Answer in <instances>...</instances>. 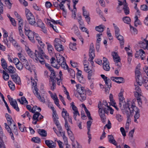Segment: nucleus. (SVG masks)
<instances>
[{"label": "nucleus", "mask_w": 148, "mask_h": 148, "mask_svg": "<svg viewBox=\"0 0 148 148\" xmlns=\"http://www.w3.org/2000/svg\"><path fill=\"white\" fill-rule=\"evenodd\" d=\"M45 53L43 51V50L41 47L38 48V50H36L35 51V57L37 59H38V58H42L43 56L45 57L44 55Z\"/></svg>", "instance_id": "423d86ee"}, {"label": "nucleus", "mask_w": 148, "mask_h": 148, "mask_svg": "<svg viewBox=\"0 0 148 148\" xmlns=\"http://www.w3.org/2000/svg\"><path fill=\"white\" fill-rule=\"evenodd\" d=\"M103 69L106 71H109L110 69L109 66V64L108 63H106L104 64H103Z\"/></svg>", "instance_id": "052dcab7"}, {"label": "nucleus", "mask_w": 148, "mask_h": 148, "mask_svg": "<svg viewBox=\"0 0 148 148\" xmlns=\"http://www.w3.org/2000/svg\"><path fill=\"white\" fill-rule=\"evenodd\" d=\"M24 66L25 68L27 70H28L31 72H32V69L30 68V65H29L27 61L24 63Z\"/></svg>", "instance_id": "4d7b16f0"}, {"label": "nucleus", "mask_w": 148, "mask_h": 148, "mask_svg": "<svg viewBox=\"0 0 148 148\" xmlns=\"http://www.w3.org/2000/svg\"><path fill=\"white\" fill-rule=\"evenodd\" d=\"M138 83H134V85L135 87V90L136 91V93L135 94H137V95H141V90L139 87Z\"/></svg>", "instance_id": "5701e85b"}, {"label": "nucleus", "mask_w": 148, "mask_h": 148, "mask_svg": "<svg viewBox=\"0 0 148 148\" xmlns=\"http://www.w3.org/2000/svg\"><path fill=\"white\" fill-rule=\"evenodd\" d=\"M112 55L113 56V58L114 61H119L121 60L120 57L116 52H112Z\"/></svg>", "instance_id": "a878e982"}, {"label": "nucleus", "mask_w": 148, "mask_h": 148, "mask_svg": "<svg viewBox=\"0 0 148 148\" xmlns=\"http://www.w3.org/2000/svg\"><path fill=\"white\" fill-rule=\"evenodd\" d=\"M108 138L109 141L110 143L114 144V145H116V144L117 143L116 140L114 139L113 135H108Z\"/></svg>", "instance_id": "c756f323"}, {"label": "nucleus", "mask_w": 148, "mask_h": 148, "mask_svg": "<svg viewBox=\"0 0 148 148\" xmlns=\"http://www.w3.org/2000/svg\"><path fill=\"white\" fill-rule=\"evenodd\" d=\"M10 104L18 112L19 111V108L18 106L16 100H14V101H12Z\"/></svg>", "instance_id": "4be33fe9"}, {"label": "nucleus", "mask_w": 148, "mask_h": 148, "mask_svg": "<svg viewBox=\"0 0 148 148\" xmlns=\"http://www.w3.org/2000/svg\"><path fill=\"white\" fill-rule=\"evenodd\" d=\"M135 20L134 21V25L136 27H137L138 25H141V23L140 21L138 18L137 16H136L135 17Z\"/></svg>", "instance_id": "37998d69"}, {"label": "nucleus", "mask_w": 148, "mask_h": 148, "mask_svg": "<svg viewBox=\"0 0 148 148\" xmlns=\"http://www.w3.org/2000/svg\"><path fill=\"white\" fill-rule=\"evenodd\" d=\"M54 45L56 50L58 51L64 50V47L61 44V41L60 39L56 38L54 41Z\"/></svg>", "instance_id": "f03ea898"}, {"label": "nucleus", "mask_w": 148, "mask_h": 148, "mask_svg": "<svg viewBox=\"0 0 148 148\" xmlns=\"http://www.w3.org/2000/svg\"><path fill=\"white\" fill-rule=\"evenodd\" d=\"M5 116L6 118L8 125L11 126L12 124L13 123H14V121L12 119L11 116L8 114H6Z\"/></svg>", "instance_id": "412c9836"}, {"label": "nucleus", "mask_w": 148, "mask_h": 148, "mask_svg": "<svg viewBox=\"0 0 148 148\" xmlns=\"http://www.w3.org/2000/svg\"><path fill=\"white\" fill-rule=\"evenodd\" d=\"M115 31V34L116 36H117L118 34H119V33L120 30L119 28L115 25V24L114 23L113 24Z\"/></svg>", "instance_id": "0e129e2a"}, {"label": "nucleus", "mask_w": 148, "mask_h": 148, "mask_svg": "<svg viewBox=\"0 0 148 148\" xmlns=\"http://www.w3.org/2000/svg\"><path fill=\"white\" fill-rule=\"evenodd\" d=\"M111 79H110L109 78L106 80L105 81L106 84L108 86L109 89L111 87Z\"/></svg>", "instance_id": "a18cd8bd"}, {"label": "nucleus", "mask_w": 148, "mask_h": 148, "mask_svg": "<svg viewBox=\"0 0 148 148\" xmlns=\"http://www.w3.org/2000/svg\"><path fill=\"white\" fill-rule=\"evenodd\" d=\"M14 15L18 19V22L19 23H20V22H21V24L22 25L23 23V21L21 16L18 14L17 12L16 11L14 12Z\"/></svg>", "instance_id": "ea45409f"}, {"label": "nucleus", "mask_w": 148, "mask_h": 148, "mask_svg": "<svg viewBox=\"0 0 148 148\" xmlns=\"http://www.w3.org/2000/svg\"><path fill=\"white\" fill-rule=\"evenodd\" d=\"M39 134L42 136L45 137L47 135L46 132L43 129H38V131Z\"/></svg>", "instance_id": "473e14b6"}, {"label": "nucleus", "mask_w": 148, "mask_h": 148, "mask_svg": "<svg viewBox=\"0 0 148 148\" xmlns=\"http://www.w3.org/2000/svg\"><path fill=\"white\" fill-rule=\"evenodd\" d=\"M9 38L10 42H11L14 46H16V47H18V45L16 41L12 37H9Z\"/></svg>", "instance_id": "603ef678"}, {"label": "nucleus", "mask_w": 148, "mask_h": 148, "mask_svg": "<svg viewBox=\"0 0 148 148\" xmlns=\"http://www.w3.org/2000/svg\"><path fill=\"white\" fill-rule=\"evenodd\" d=\"M35 95L38 98V99L41 102H42L43 103H45V99L44 97H42L39 93H38L37 94H36L35 93H34Z\"/></svg>", "instance_id": "72a5a7b5"}, {"label": "nucleus", "mask_w": 148, "mask_h": 148, "mask_svg": "<svg viewBox=\"0 0 148 148\" xmlns=\"http://www.w3.org/2000/svg\"><path fill=\"white\" fill-rule=\"evenodd\" d=\"M3 77L5 80H8L9 79V76L8 73L5 71L3 70Z\"/></svg>", "instance_id": "c9c22d12"}, {"label": "nucleus", "mask_w": 148, "mask_h": 148, "mask_svg": "<svg viewBox=\"0 0 148 148\" xmlns=\"http://www.w3.org/2000/svg\"><path fill=\"white\" fill-rule=\"evenodd\" d=\"M25 33V34H27V33L30 32V27L28 25H25L24 27Z\"/></svg>", "instance_id": "e2e57ef3"}, {"label": "nucleus", "mask_w": 148, "mask_h": 148, "mask_svg": "<svg viewBox=\"0 0 148 148\" xmlns=\"http://www.w3.org/2000/svg\"><path fill=\"white\" fill-rule=\"evenodd\" d=\"M88 73V79L90 80L91 79V77L93 74V71L91 70H90L88 72H87Z\"/></svg>", "instance_id": "338daca9"}, {"label": "nucleus", "mask_w": 148, "mask_h": 148, "mask_svg": "<svg viewBox=\"0 0 148 148\" xmlns=\"http://www.w3.org/2000/svg\"><path fill=\"white\" fill-rule=\"evenodd\" d=\"M124 13L125 15H127L129 14L130 11L127 5H125V6L123 8Z\"/></svg>", "instance_id": "de8ad7c7"}, {"label": "nucleus", "mask_w": 148, "mask_h": 148, "mask_svg": "<svg viewBox=\"0 0 148 148\" xmlns=\"http://www.w3.org/2000/svg\"><path fill=\"white\" fill-rule=\"evenodd\" d=\"M135 75L136 77L141 76L140 72V69L136 67L135 71Z\"/></svg>", "instance_id": "680f3d73"}, {"label": "nucleus", "mask_w": 148, "mask_h": 148, "mask_svg": "<svg viewBox=\"0 0 148 148\" xmlns=\"http://www.w3.org/2000/svg\"><path fill=\"white\" fill-rule=\"evenodd\" d=\"M121 110L123 113L126 115L127 119V120H130V121H131V119L130 118V116L131 114L130 112V110L128 107L127 108H123Z\"/></svg>", "instance_id": "9d476101"}, {"label": "nucleus", "mask_w": 148, "mask_h": 148, "mask_svg": "<svg viewBox=\"0 0 148 148\" xmlns=\"http://www.w3.org/2000/svg\"><path fill=\"white\" fill-rule=\"evenodd\" d=\"M83 15L85 17L86 21L88 22V24H89V23L90 22V18L89 16V12L87 11H84L83 12Z\"/></svg>", "instance_id": "6ab92c4d"}, {"label": "nucleus", "mask_w": 148, "mask_h": 148, "mask_svg": "<svg viewBox=\"0 0 148 148\" xmlns=\"http://www.w3.org/2000/svg\"><path fill=\"white\" fill-rule=\"evenodd\" d=\"M33 116V119L34 120H37V121H39V119L38 117H39L40 115V114L38 112H35L34 113Z\"/></svg>", "instance_id": "58836bf2"}, {"label": "nucleus", "mask_w": 148, "mask_h": 148, "mask_svg": "<svg viewBox=\"0 0 148 148\" xmlns=\"http://www.w3.org/2000/svg\"><path fill=\"white\" fill-rule=\"evenodd\" d=\"M76 86L77 87V90L79 94L85 93L86 92L84 88L81 85L77 84Z\"/></svg>", "instance_id": "f3484780"}, {"label": "nucleus", "mask_w": 148, "mask_h": 148, "mask_svg": "<svg viewBox=\"0 0 148 148\" xmlns=\"http://www.w3.org/2000/svg\"><path fill=\"white\" fill-rule=\"evenodd\" d=\"M143 84L145 87L148 90V78L146 77H143Z\"/></svg>", "instance_id": "f704fd0d"}, {"label": "nucleus", "mask_w": 148, "mask_h": 148, "mask_svg": "<svg viewBox=\"0 0 148 148\" xmlns=\"http://www.w3.org/2000/svg\"><path fill=\"white\" fill-rule=\"evenodd\" d=\"M72 29L74 31L75 33L77 35L79 34V32L78 27L75 25H74Z\"/></svg>", "instance_id": "8fccbe9b"}, {"label": "nucleus", "mask_w": 148, "mask_h": 148, "mask_svg": "<svg viewBox=\"0 0 148 148\" xmlns=\"http://www.w3.org/2000/svg\"><path fill=\"white\" fill-rule=\"evenodd\" d=\"M110 79L112 81L119 84L124 82V79L122 77H112Z\"/></svg>", "instance_id": "2eb2a0df"}, {"label": "nucleus", "mask_w": 148, "mask_h": 148, "mask_svg": "<svg viewBox=\"0 0 148 148\" xmlns=\"http://www.w3.org/2000/svg\"><path fill=\"white\" fill-rule=\"evenodd\" d=\"M62 115L64 120H68L69 121L71 124H73L71 117L70 116L69 113L64 108H63L62 112Z\"/></svg>", "instance_id": "20e7f679"}, {"label": "nucleus", "mask_w": 148, "mask_h": 148, "mask_svg": "<svg viewBox=\"0 0 148 148\" xmlns=\"http://www.w3.org/2000/svg\"><path fill=\"white\" fill-rule=\"evenodd\" d=\"M136 82L135 83H138L139 86H141L142 84L143 83V77H142L141 76L138 77L136 78Z\"/></svg>", "instance_id": "bb28decb"}, {"label": "nucleus", "mask_w": 148, "mask_h": 148, "mask_svg": "<svg viewBox=\"0 0 148 148\" xmlns=\"http://www.w3.org/2000/svg\"><path fill=\"white\" fill-rule=\"evenodd\" d=\"M71 106L72 107L73 110L74 111L73 112V118L75 121H76L77 116V115H78L79 116L80 114L77 110V107L75 105L74 103L73 102H72L71 103Z\"/></svg>", "instance_id": "6e6552de"}, {"label": "nucleus", "mask_w": 148, "mask_h": 148, "mask_svg": "<svg viewBox=\"0 0 148 148\" xmlns=\"http://www.w3.org/2000/svg\"><path fill=\"white\" fill-rule=\"evenodd\" d=\"M57 1L60 2V9L64 10V4L65 3L66 1H67L68 2H70V0H57Z\"/></svg>", "instance_id": "c85d7f7f"}, {"label": "nucleus", "mask_w": 148, "mask_h": 148, "mask_svg": "<svg viewBox=\"0 0 148 148\" xmlns=\"http://www.w3.org/2000/svg\"><path fill=\"white\" fill-rule=\"evenodd\" d=\"M46 44L47 45V48L49 52L50 55L53 54L54 53V49L53 46L49 43L47 42Z\"/></svg>", "instance_id": "393cba45"}, {"label": "nucleus", "mask_w": 148, "mask_h": 148, "mask_svg": "<svg viewBox=\"0 0 148 148\" xmlns=\"http://www.w3.org/2000/svg\"><path fill=\"white\" fill-rule=\"evenodd\" d=\"M35 33L34 32L31 31L27 33V34H25L28 36L29 39L33 43H34L35 42L34 39V37L35 36Z\"/></svg>", "instance_id": "ddd939ff"}, {"label": "nucleus", "mask_w": 148, "mask_h": 148, "mask_svg": "<svg viewBox=\"0 0 148 148\" xmlns=\"http://www.w3.org/2000/svg\"><path fill=\"white\" fill-rule=\"evenodd\" d=\"M16 68L20 70H22L23 67V64L20 62L17 64H16Z\"/></svg>", "instance_id": "13d9d810"}, {"label": "nucleus", "mask_w": 148, "mask_h": 148, "mask_svg": "<svg viewBox=\"0 0 148 148\" xmlns=\"http://www.w3.org/2000/svg\"><path fill=\"white\" fill-rule=\"evenodd\" d=\"M51 74L50 75V78L51 80H52V79L55 80L56 79V76L55 75V72L54 71H51Z\"/></svg>", "instance_id": "69168bd1"}, {"label": "nucleus", "mask_w": 148, "mask_h": 148, "mask_svg": "<svg viewBox=\"0 0 148 148\" xmlns=\"http://www.w3.org/2000/svg\"><path fill=\"white\" fill-rule=\"evenodd\" d=\"M61 66L64 69H69V67L66 64L65 61H64L63 62V63L60 64Z\"/></svg>", "instance_id": "864d4df0"}, {"label": "nucleus", "mask_w": 148, "mask_h": 148, "mask_svg": "<svg viewBox=\"0 0 148 148\" xmlns=\"http://www.w3.org/2000/svg\"><path fill=\"white\" fill-rule=\"evenodd\" d=\"M128 108H129L130 113L135 112V113L140 112L139 109L136 106H135L133 105L131 102H129L127 104Z\"/></svg>", "instance_id": "0eeeda50"}, {"label": "nucleus", "mask_w": 148, "mask_h": 148, "mask_svg": "<svg viewBox=\"0 0 148 148\" xmlns=\"http://www.w3.org/2000/svg\"><path fill=\"white\" fill-rule=\"evenodd\" d=\"M8 86L12 90H14L15 89L14 84L11 81H9L8 82Z\"/></svg>", "instance_id": "a19ab883"}, {"label": "nucleus", "mask_w": 148, "mask_h": 148, "mask_svg": "<svg viewBox=\"0 0 148 148\" xmlns=\"http://www.w3.org/2000/svg\"><path fill=\"white\" fill-rule=\"evenodd\" d=\"M119 107L121 110L123 108H125L128 107L127 103H125L124 101V98L123 97V94L121 91L119 94Z\"/></svg>", "instance_id": "7ed1b4c3"}, {"label": "nucleus", "mask_w": 148, "mask_h": 148, "mask_svg": "<svg viewBox=\"0 0 148 148\" xmlns=\"http://www.w3.org/2000/svg\"><path fill=\"white\" fill-rule=\"evenodd\" d=\"M67 133L68 135H69L70 138L72 141L74 140V138L73 136V135L72 132L71 131L70 129L68 130H67Z\"/></svg>", "instance_id": "4c0bfd02"}, {"label": "nucleus", "mask_w": 148, "mask_h": 148, "mask_svg": "<svg viewBox=\"0 0 148 148\" xmlns=\"http://www.w3.org/2000/svg\"><path fill=\"white\" fill-rule=\"evenodd\" d=\"M18 55L20 59V60L21 61L23 62H25L27 61V60L25 59V58L24 56L21 53H18Z\"/></svg>", "instance_id": "3c124183"}, {"label": "nucleus", "mask_w": 148, "mask_h": 148, "mask_svg": "<svg viewBox=\"0 0 148 148\" xmlns=\"http://www.w3.org/2000/svg\"><path fill=\"white\" fill-rule=\"evenodd\" d=\"M32 140L35 143H38L40 142V140L38 137H33L32 138Z\"/></svg>", "instance_id": "774afa93"}, {"label": "nucleus", "mask_w": 148, "mask_h": 148, "mask_svg": "<svg viewBox=\"0 0 148 148\" xmlns=\"http://www.w3.org/2000/svg\"><path fill=\"white\" fill-rule=\"evenodd\" d=\"M11 77L14 82L17 84L20 85L21 84V80L20 77L18 75L15 74H12Z\"/></svg>", "instance_id": "9b49d317"}, {"label": "nucleus", "mask_w": 148, "mask_h": 148, "mask_svg": "<svg viewBox=\"0 0 148 148\" xmlns=\"http://www.w3.org/2000/svg\"><path fill=\"white\" fill-rule=\"evenodd\" d=\"M17 100L19 102L22 104H23L24 103H28V102L26 100V99L24 97H21V99H18Z\"/></svg>", "instance_id": "e433bc0d"}, {"label": "nucleus", "mask_w": 148, "mask_h": 148, "mask_svg": "<svg viewBox=\"0 0 148 148\" xmlns=\"http://www.w3.org/2000/svg\"><path fill=\"white\" fill-rule=\"evenodd\" d=\"M96 30L98 32H102L103 31V25H101L95 27Z\"/></svg>", "instance_id": "79ce46f5"}, {"label": "nucleus", "mask_w": 148, "mask_h": 148, "mask_svg": "<svg viewBox=\"0 0 148 148\" xmlns=\"http://www.w3.org/2000/svg\"><path fill=\"white\" fill-rule=\"evenodd\" d=\"M27 21L29 24L32 25H34L36 23L35 17H33V18L30 19Z\"/></svg>", "instance_id": "49530a36"}, {"label": "nucleus", "mask_w": 148, "mask_h": 148, "mask_svg": "<svg viewBox=\"0 0 148 148\" xmlns=\"http://www.w3.org/2000/svg\"><path fill=\"white\" fill-rule=\"evenodd\" d=\"M86 92L85 93H83L81 94H79V99L81 101H83L85 100L86 99Z\"/></svg>", "instance_id": "7c9ffc66"}, {"label": "nucleus", "mask_w": 148, "mask_h": 148, "mask_svg": "<svg viewBox=\"0 0 148 148\" xmlns=\"http://www.w3.org/2000/svg\"><path fill=\"white\" fill-rule=\"evenodd\" d=\"M144 41H145L146 43L143 42V41H140L138 42V44L139 45V47L144 49H148V40L144 39Z\"/></svg>", "instance_id": "4468645a"}, {"label": "nucleus", "mask_w": 148, "mask_h": 148, "mask_svg": "<svg viewBox=\"0 0 148 148\" xmlns=\"http://www.w3.org/2000/svg\"><path fill=\"white\" fill-rule=\"evenodd\" d=\"M134 95L136 98L137 101L138 102L139 106L140 107L142 108V103L141 101V95H137V94H134Z\"/></svg>", "instance_id": "b1692460"}, {"label": "nucleus", "mask_w": 148, "mask_h": 148, "mask_svg": "<svg viewBox=\"0 0 148 148\" xmlns=\"http://www.w3.org/2000/svg\"><path fill=\"white\" fill-rule=\"evenodd\" d=\"M25 14L27 21L34 17L32 13L27 8L25 9Z\"/></svg>", "instance_id": "f8f14e48"}, {"label": "nucleus", "mask_w": 148, "mask_h": 148, "mask_svg": "<svg viewBox=\"0 0 148 148\" xmlns=\"http://www.w3.org/2000/svg\"><path fill=\"white\" fill-rule=\"evenodd\" d=\"M27 52L29 56L32 58H34V57L35 56V53H33L31 51L30 49H28L27 51Z\"/></svg>", "instance_id": "6e6d98bb"}, {"label": "nucleus", "mask_w": 148, "mask_h": 148, "mask_svg": "<svg viewBox=\"0 0 148 148\" xmlns=\"http://www.w3.org/2000/svg\"><path fill=\"white\" fill-rule=\"evenodd\" d=\"M76 43H70L69 45V47L73 51L75 50L77 48L76 47Z\"/></svg>", "instance_id": "bf43d9fd"}, {"label": "nucleus", "mask_w": 148, "mask_h": 148, "mask_svg": "<svg viewBox=\"0 0 148 148\" xmlns=\"http://www.w3.org/2000/svg\"><path fill=\"white\" fill-rule=\"evenodd\" d=\"M68 71L70 73V76L72 78H74L75 77V73L74 71L71 69H68Z\"/></svg>", "instance_id": "09e8293b"}, {"label": "nucleus", "mask_w": 148, "mask_h": 148, "mask_svg": "<svg viewBox=\"0 0 148 148\" xmlns=\"http://www.w3.org/2000/svg\"><path fill=\"white\" fill-rule=\"evenodd\" d=\"M18 124L19 127V129L22 132H24L25 131L26 132H27V128L23 124H22L19 123H18Z\"/></svg>", "instance_id": "2f4dec72"}, {"label": "nucleus", "mask_w": 148, "mask_h": 148, "mask_svg": "<svg viewBox=\"0 0 148 148\" xmlns=\"http://www.w3.org/2000/svg\"><path fill=\"white\" fill-rule=\"evenodd\" d=\"M123 20L124 22L127 24H129L131 22L130 18L128 16H125L123 18Z\"/></svg>", "instance_id": "c03bdc74"}, {"label": "nucleus", "mask_w": 148, "mask_h": 148, "mask_svg": "<svg viewBox=\"0 0 148 148\" xmlns=\"http://www.w3.org/2000/svg\"><path fill=\"white\" fill-rule=\"evenodd\" d=\"M36 23L37 25V26L40 27L42 29V32L45 34L47 33V30L45 28L44 24L43 23L42 20L39 19H36Z\"/></svg>", "instance_id": "39448f33"}, {"label": "nucleus", "mask_w": 148, "mask_h": 148, "mask_svg": "<svg viewBox=\"0 0 148 148\" xmlns=\"http://www.w3.org/2000/svg\"><path fill=\"white\" fill-rule=\"evenodd\" d=\"M1 65L3 68L6 70V69H7L8 67V65L7 63L6 60L2 58L1 59Z\"/></svg>", "instance_id": "cd10ccee"}, {"label": "nucleus", "mask_w": 148, "mask_h": 148, "mask_svg": "<svg viewBox=\"0 0 148 148\" xmlns=\"http://www.w3.org/2000/svg\"><path fill=\"white\" fill-rule=\"evenodd\" d=\"M7 70V71L9 73L13 74L16 72V70L15 67L13 66L12 65H10L7 67V69H6V70ZM6 71V70H5Z\"/></svg>", "instance_id": "aec40b11"}, {"label": "nucleus", "mask_w": 148, "mask_h": 148, "mask_svg": "<svg viewBox=\"0 0 148 148\" xmlns=\"http://www.w3.org/2000/svg\"><path fill=\"white\" fill-rule=\"evenodd\" d=\"M139 56L142 60H143L145 56V53L143 49H140L139 51H137L135 54V57L138 58Z\"/></svg>", "instance_id": "1a4fd4ad"}, {"label": "nucleus", "mask_w": 148, "mask_h": 148, "mask_svg": "<svg viewBox=\"0 0 148 148\" xmlns=\"http://www.w3.org/2000/svg\"><path fill=\"white\" fill-rule=\"evenodd\" d=\"M57 63L60 66V64L63 63V62L65 61V59L62 56L59 54L57 55L56 56Z\"/></svg>", "instance_id": "a211bd4d"}, {"label": "nucleus", "mask_w": 148, "mask_h": 148, "mask_svg": "<svg viewBox=\"0 0 148 148\" xmlns=\"http://www.w3.org/2000/svg\"><path fill=\"white\" fill-rule=\"evenodd\" d=\"M99 108V112L103 123L105 122L106 118L105 114H108L109 111V106L106 101H103L102 103L99 101L98 105Z\"/></svg>", "instance_id": "f257e3e1"}, {"label": "nucleus", "mask_w": 148, "mask_h": 148, "mask_svg": "<svg viewBox=\"0 0 148 148\" xmlns=\"http://www.w3.org/2000/svg\"><path fill=\"white\" fill-rule=\"evenodd\" d=\"M51 81L52 82V85L51 86V89L52 90H54L56 88V81L55 80H53V79H52V80H51Z\"/></svg>", "instance_id": "5fc2aeb1"}, {"label": "nucleus", "mask_w": 148, "mask_h": 148, "mask_svg": "<svg viewBox=\"0 0 148 148\" xmlns=\"http://www.w3.org/2000/svg\"><path fill=\"white\" fill-rule=\"evenodd\" d=\"M45 143L49 148H53L56 147V143L52 140H46L45 141Z\"/></svg>", "instance_id": "dca6fc26"}]
</instances>
